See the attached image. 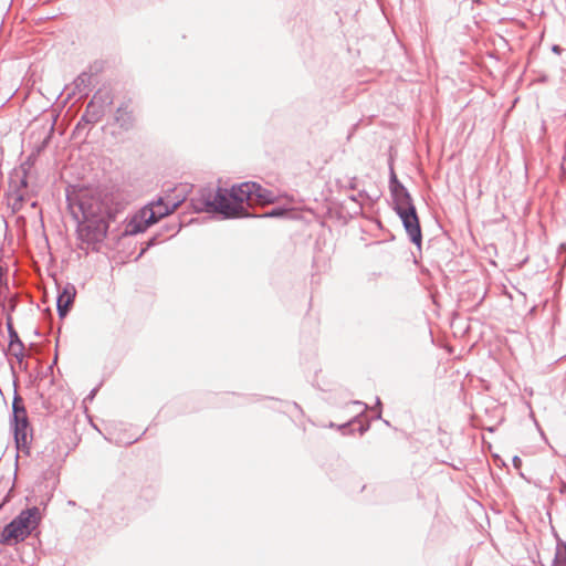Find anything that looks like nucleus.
<instances>
[{
	"label": "nucleus",
	"mask_w": 566,
	"mask_h": 566,
	"mask_svg": "<svg viewBox=\"0 0 566 566\" xmlns=\"http://www.w3.org/2000/svg\"><path fill=\"white\" fill-rule=\"evenodd\" d=\"M276 195L256 181H244L232 185L230 189L211 185L200 187L190 199L193 212L214 213L220 219H239L258 217L248 208L265 206L276 201Z\"/></svg>",
	"instance_id": "obj_1"
},
{
	"label": "nucleus",
	"mask_w": 566,
	"mask_h": 566,
	"mask_svg": "<svg viewBox=\"0 0 566 566\" xmlns=\"http://www.w3.org/2000/svg\"><path fill=\"white\" fill-rule=\"evenodd\" d=\"M66 202L73 218L77 221L78 239L87 244L103 242L107 235L109 222L115 220L116 210L106 199L81 189L66 191Z\"/></svg>",
	"instance_id": "obj_2"
},
{
	"label": "nucleus",
	"mask_w": 566,
	"mask_h": 566,
	"mask_svg": "<svg viewBox=\"0 0 566 566\" xmlns=\"http://www.w3.org/2000/svg\"><path fill=\"white\" fill-rule=\"evenodd\" d=\"M191 188L192 186L188 184L181 185L179 188L171 189L175 192L174 201L167 202L165 198L158 197L156 200H151L142 207L126 220L120 237L137 235L147 231L148 228L177 210L186 200Z\"/></svg>",
	"instance_id": "obj_3"
},
{
	"label": "nucleus",
	"mask_w": 566,
	"mask_h": 566,
	"mask_svg": "<svg viewBox=\"0 0 566 566\" xmlns=\"http://www.w3.org/2000/svg\"><path fill=\"white\" fill-rule=\"evenodd\" d=\"M40 521L41 515L38 506L22 510L3 527L0 534V544L13 545L23 542L35 530Z\"/></svg>",
	"instance_id": "obj_4"
},
{
	"label": "nucleus",
	"mask_w": 566,
	"mask_h": 566,
	"mask_svg": "<svg viewBox=\"0 0 566 566\" xmlns=\"http://www.w3.org/2000/svg\"><path fill=\"white\" fill-rule=\"evenodd\" d=\"M389 191L392 198V210L395 212L416 208L409 190L398 179L394 169L392 160H389Z\"/></svg>",
	"instance_id": "obj_5"
},
{
	"label": "nucleus",
	"mask_w": 566,
	"mask_h": 566,
	"mask_svg": "<svg viewBox=\"0 0 566 566\" xmlns=\"http://www.w3.org/2000/svg\"><path fill=\"white\" fill-rule=\"evenodd\" d=\"M401 220L403 229L412 244H415L419 251L422 245V230L420 219L417 212V208H409L408 210H401L396 212Z\"/></svg>",
	"instance_id": "obj_6"
},
{
	"label": "nucleus",
	"mask_w": 566,
	"mask_h": 566,
	"mask_svg": "<svg viewBox=\"0 0 566 566\" xmlns=\"http://www.w3.org/2000/svg\"><path fill=\"white\" fill-rule=\"evenodd\" d=\"M103 117L104 111L96 108L93 103H88L84 114L72 132V137L75 139H85L93 125L98 123Z\"/></svg>",
	"instance_id": "obj_7"
},
{
	"label": "nucleus",
	"mask_w": 566,
	"mask_h": 566,
	"mask_svg": "<svg viewBox=\"0 0 566 566\" xmlns=\"http://www.w3.org/2000/svg\"><path fill=\"white\" fill-rule=\"evenodd\" d=\"M6 192L11 195H24V197L36 196V191L29 187V174L24 169H12L9 174V186Z\"/></svg>",
	"instance_id": "obj_8"
},
{
	"label": "nucleus",
	"mask_w": 566,
	"mask_h": 566,
	"mask_svg": "<svg viewBox=\"0 0 566 566\" xmlns=\"http://www.w3.org/2000/svg\"><path fill=\"white\" fill-rule=\"evenodd\" d=\"M28 416L24 417H11V427L13 429L14 442L18 450H25L29 452V429Z\"/></svg>",
	"instance_id": "obj_9"
},
{
	"label": "nucleus",
	"mask_w": 566,
	"mask_h": 566,
	"mask_svg": "<svg viewBox=\"0 0 566 566\" xmlns=\"http://www.w3.org/2000/svg\"><path fill=\"white\" fill-rule=\"evenodd\" d=\"M76 296V289L73 284L66 283L64 287L59 291L56 297V311L60 318L67 316L73 307Z\"/></svg>",
	"instance_id": "obj_10"
},
{
	"label": "nucleus",
	"mask_w": 566,
	"mask_h": 566,
	"mask_svg": "<svg viewBox=\"0 0 566 566\" xmlns=\"http://www.w3.org/2000/svg\"><path fill=\"white\" fill-rule=\"evenodd\" d=\"M337 428L343 434H350L356 430L359 432V434H364L369 430L370 422L368 420L363 421L360 416H355L349 421L337 426Z\"/></svg>",
	"instance_id": "obj_11"
},
{
	"label": "nucleus",
	"mask_w": 566,
	"mask_h": 566,
	"mask_svg": "<svg viewBox=\"0 0 566 566\" xmlns=\"http://www.w3.org/2000/svg\"><path fill=\"white\" fill-rule=\"evenodd\" d=\"M92 81V74L88 72H82L73 81V91L69 94V98L75 94H80L81 97L87 96Z\"/></svg>",
	"instance_id": "obj_12"
},
{
	"label": "nucleus",
	"mask_w": 566,
	"mask_h": 566,
	"mask_svg": "<svg viewBox=\"0 0 566 566\" xmlns=\"http://www.w3.org/2000/svg\"><path fill=\"white\" fill-rule=\"evenodd\" d=\"M115 123L123 129L129 130L134 126L133 112L127 106L120 105L115 113Z\"/></svg>",
	"instance_id": "obj_13"
},
{
	"label": "nucleus",
	"mask_w": 566,
	"mask_h": 566,
	"mask_svg": "<svg viewBox=\"0 0 566 566\" xmlns=\"http://www.w3.org/2000/svg\"><path fill=\"white\" fill-rule=\"evenodd\" d=\"M88 103H93L96 108L105 113L106 107L113 104V97L108 91L98 90Z\"/></svg>",
	"instance_id": "obj_14"
},
{
	"label": "nucleus",
	"mask_w": 566,
	"mask_h": 566,
	"mask_svg": "<svg viewBox=\"0 0 566 566\" xmlns=\"http://www.w3.org/2000/svg\"><path fill=\"white\" fill-rule=\"evenodd\" d=\"M6 325H7V329H8L10 349L15 348V346L22 347V345H24V344L21 340L18 332L15 331V328L13 326V319H12L11 315L7 316Z\"/></svg>",
	"instance_id": "obj_15"
},
{
	"label": "nucleus",
	"mask_w": 566,
	"mask_h": 566,
	"mask_svg": "<svg viewBox=\"0 0 566 566\" xmlns=\"http://www.w3.org/2000/svg\"><path fill=\"white\" fill-rule=\"evenodd\" d=\"M556 552L552 566H566V542L556 534Z\"/></svg>",
	"instance_id": "obj_16"
},
{
	"label": "nucleus",
	"mask_w": 566,
	"mask_h": 566,
	"mask_svg": "<svg viewBox=\"0 0 566 566\" xmlns=\"http://www.w3.org/2000/svg\"><path fill=\"white\" fill-rule=\"evenodd\" d=\"M4 197L13 213L21 211L24 202L29 199V197H24V195H11L10 192H6Z\"/></svg>",
	"instance_id": "obj_17"
},
{
	"label": "nucleus",
	"mask_w": 566,
	"mask_h": 566,
	"mask_svg": "<svg viewBox=\"0 0 566 566\" xmlns=\"http://www.w3.org/2000/svg\"><path fill=\"white\" fill-rule=\"evenodd\" d=\"M292 210L285 206H276L269 211L258 214L256 218H275V219H284L290 217Z\"/></svg>",
	"instance_id": "obj_18"
},
{
	"label": "nucleus",
	"mask_w": 566,
	"mask_h": 566,
	"mask_svg": "<svg viewBox=\"0 0 566 566\" xmlns=\"http://www.w3.org/2000/svg\"><path fill=\"white\" fill-rule=\"evenodd\" d=\"M27 415V409L23 402V399L20 395L14 394L12 401V417H24Z\"/></svg>",
	"instance_id": "obj_19"
},
{
	"label": "nucleus",
	"mask_w": 566,
	"mask_h": 566,
	"mask_svg": "<svg viewBox=\"0 0 566 566\" xmlns=\"http://www.w3.org/2000/svg\"><path fill=\"white\" fill-rule=\"evenodd\" d=\"M45 146V143L41 147L36 149V153L30 154L23 163L19 167H15L14 169H24V172L30 174V169L34 166L36 161V156L41 151V149Z\"/></svg>",
	"instance_id": "obj_20"
},
{
	"label": "nucleus",
	"mask_w": 566,
	"mask_h": 566,
	"mask_svg": "<svg viewBox=\"0 0 566 566\" xmlns=\"http://www.w3.org/2000/svg\"><path fill=\"white\" fill-rule=\"evenodd\" d=\"M160 242V233L153 234L142 247L139 253L135 258L138 261L150 248L157 245Z\"/></svg>",
	"instance_id": "obj_21"
},
{
	"label": "nucleus",
	"mask_w": 566,
	"mask_h": 566,
	"mask_svg": "<svg viewBox=\"0 0 566 566\" xmlns=\"http://www.w3.org/2000/svg\"><path fill=\"white\" fill-rule=\"evenodd\" d=\"M12 355L15 357V359L21 363L24 358V345L22 347H19V349L15 350V348L11 349Z\"/></svg>",
	"instance_id": "obj_22"
},
{
	"label": "nucleus",
	"mask_w": 566,
	"mask_h": 566,
	"mask_svg": "<svg viewBox=\"0 0 566 566\" xmlns=\"http://www.w3.org/2000/svg\"><path fill=\"white\" fill-rule=\"evenodd\" d=\"M99 386H101V385H98V386L94 387V388L90 391V394L85 397L84 402L93 401V400H94V398H95L96 394H97V392H98V390H99Z\"/></svg>",
	"instance_id": "obj_23"
},
{
	"label": "nucleus",
	"mask_w": 566,
	"mask_h": 566,
	"mask_svg": "<svg viewBox=\"0 0 566 566\" xmlns=\"http://www.w3.org/2000/svg\"><path fill=\"white\" fill-rule=\"evenodd\" d=\"M512 462L515 469L520 470L522 468V459L518 455H514Z\"/></svg>",
	"instance_id": "obj_24"
},
{
	"label": "nucleus",
	"mask_w": 566,
	"mask_h": 566,
	"mask_svg": "<svg viewBox=\"0 0 566 566\" xmlns=\"http://www.w3.org/2000/svg\"><path fill=\"white\" fill-rule=\"evenodd\" d=\"M12 492H13V489L11 488V489L9 490V492L7 493V495L3 497V500H2V501H1V503H0V510L3 507V505H4L6 503H8V502L11 500Z\"/></svg>",
	"instance_id": "obj_25"
},
{
	"label": "nucleus",
	"mask_w": 566,
	"mask_h": 566,
	"mask_svg": "<svg viewBox=\"0 0 566 566\" xmlns=\"http://www.w3.org/2000/svg\"><path fill=\"white\" fill-rule=\"evenodd\" d=\"M376 407L380 408L381 407V401L380 399L377 397L376 398ZM375 419H381V409H378L377 413L375 415L374 417Z\"/></svg>",
	"instance_id": "obj_26"
},
{
	"label": "nucleus",
	"mask_w": 566,
	"mask_h": 566,
	"mask_svg": "<svg viewBox=\"0 0 566 566\" xmlns=\"http://www.w3.org/2000/svg\"><path fill=\"white\" fill-rule=\"evenodd\" d=\"M348 188L350 190L357 189V177L350 178L349 184H348Z\"/></svg>",
	"instance_id": "obj_27"
},
{
	"label": "nucleus",
	"mask_w": 566,
	"mask_h": 566,
	"mask_svg": "<svg viewBox=\"0 0 566 566\" xmlns=\"http://www.w3.org/2000/svg\"><path fill=\"white\" fill-rule=\"evenodd\" d=\"M552 51L555 53V54H560L563 49L558 45V44H554L552 46Z\"/></svg>",
	"instance_id": "obj_28"
},
{
	"label": "nucleus",
	"mask_w": 566,
	"mask_h": 566,
	"mask_svg": "<svg viewBox=\"0 0 566 566\" xmlns=\"http://www.w3.org/2000/svg\"><path fill=\"white\" fill-rule=\"evenodd\" d=\"M56 360H57V352L55 353L54 360H53L52 365H51V366H49L48 371H51V373H52V370H53V366L56 364Z\"/></svg>",
	"instance_id": "obj_29"
},
{
	"label": "nucleus",
	"mask_w": 566,
	"mask_h": 566,
	"mask_svg": "<svg viewBox=\"0 0 566 566\" xmlns=\"http://www.w3.org/2000/svg\"><path fill=\"white\" fill-rule=\"evenodd\" d=\"M354 403H355V405H359V406H364V408H365V409H367V408H368V406H367L366 403H364V402H361V401H358V400H357V401H354Z\"/></svg>",
	"instance_id": "obj_30"
},
{
	"label": "nucleus",
	"mask_w": 566,
	"mask_h": 566,
	"mask_svg": "<svg viewBox=\"0 0 566 566\" xmlns=\"http://www.w3.org/2000/svg\"><path fill=\"white\" fill-rule=\"evenodd\" d=\"M558 250L566 251V243H560Z\"/></svg>",
	"instance_id": "obj_31"
},
{
	"label": "nucleus",
	"mask_w": 566,
	"mask_h": 566,
	"mask_svg": "<svg viewBox=\"0 0 566 566\" xmlns=\"http://www.w3.org/2000/svg\"><path fill=\"white\" fill-rule=\"evenodd\" d=\"M15 310V305L12 304L9 306V314L8 315H11V313Z\"/></svg>",
	"instance_id": "obj_32"
},
{
	"label": "nucleus",
	"mask_w": 566,
	"mask_h": 566,
	"mask_svg": "<svg viewBox=\"0 0 566 566\" xmlns=\"http://www.w3.org/2000/svg\"><path fill=\"white\" fill-rule=\"evenodd\" d=\"M39 206L38 201L31 202V208H36Z\"/></svg>",
	"instance_id": "obj_33"
},
{
	"label": "nucleus",
	"mask_w": 566,
	"mask_h": 566,
	"mask_svg": "<svg viewBox=\"0 0 566 566\" xmlns=\"http://www.w3.org/2000/svg\"><path fill=\"white\" fill-rule=\"evenodd\" d=\"M293 407H294L295 409H297V410L302 411L301 407H300L296 402H294V403H293Z\"/></svg>",
	"instance_id": "obj_34"
},
{
	"label": "nucleus",
	"mask_w": 566,
	"mask_h": 566,
	"mask_svg": "<svg viewBox=\"0 0 566 566\" xmlns=\"http://www.w3.org/2000/svg\"><path fill=\"white\" fill-rule=\"evenodd\" d=\"M349 199H350V200H353V201H356V200H357V199H356V196H354V195H353V196H349Z\"/></svg>",
	"instance_id": "obj_35"
},
{
	"label": "nucleus",
	"mask_w": 566,
	"mask_h": 566,
	"mask_svg": "<svg viewBox=\"0 0 566 566\" xmlns=\"http://www.w3.org/2000/svg\"><path fill=\"white\" fill-rule=\"evenodd\" d=\"M364 195H366V191H365V190H361V191L359 192V196H364Z\"/></svg>",
	"instance_id": "obj_36"
},
{
	"label": "nucleus",
	"mask_w": 566,
	"mask_h": 566,
	"mask_svg": "<svg viewBox=\"0 0 566 566\" xmlns=\"http://www.w3.org/2000/svg\"><path fill=\"white\" fill-rule=\"evenodd\" d=\"M34 334H35L36 336H40V332H39L38 329H35V331H34Z\"/></svg>",
	"instance_id": "obj_37"
}]
</instances>
